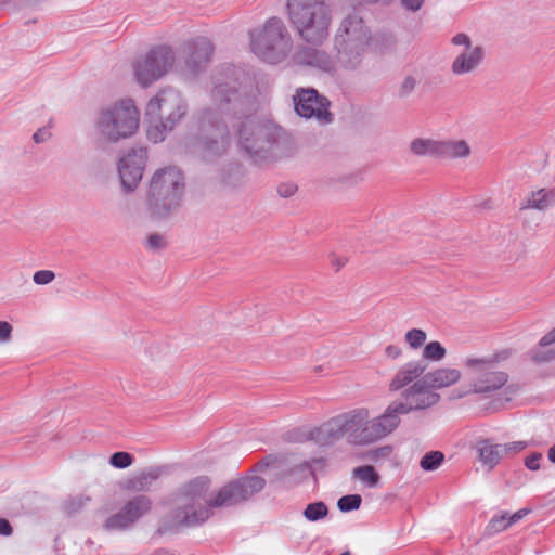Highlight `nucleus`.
<instances>
[{
    "label": "nucleus",
    "mask_w": 555,
    "mask_h": 555,
    "mask_svg": "<svg viewBox=\"0 0 555 555\" xmlns=\"http://www.w3.org/2000/svg\"><path fill=\"white\" fill-rule=\"evenodd\" d=\"M391 452L392 448L390 446H384L369 451L366 457L373 462H377L380 459L388 457Z\"/></svg>",
    "instance_id": "obj_38"
},
{
    "label": "nucleus",
    "mask_w": 555,
    "mask_h": 555,
    "mask_svg": "<svg viewBox=\"0 0 555 555\" xmlns=\"http://www.w3.org/2000/svg\"><path fill=\"white\" fill-rule=\"evenodd\" d=\"M531 513L530 508H521L514 513L513 515H509V519L512 520V524L517 522L518 520L522 519L525 516L529 515Z\"/></svg>",
    "instance_id": "obj_50"
},
{
    "label": "nucleus",
    "mask_w": 555,
    "mask_h": 555,
    "mask_svg": "<svg viewBox=\"0 0 555 555\" xmlns=\"http://www.w3.org/2000/svg\"><path fill=\"white\" fill-rule=\"evenodd\" d=\"M386 41H387V43H389V44H392V43H393V39H392V37H387V38H386Z\"/></svg>",
    "instance_id": "obj_56"
},
{
    "label": "nucleus",
    "mask_w": 555,
    "mask_h": 555,
    "mask_svg": "<svg viewBox=\"0 0 555 555\" xmlns=\"http://www.w3.org/2000/svg\"><path fill=\"white\" fill-rule=\"evenodd\" d=\"M297 185L294 182H283L278 186V193L281 197H291L297 191Z\"/></svg>",
    "instance_id": "obj_41"
},
{
    "label": "nucleus",
    "mask_w": 555,
    "mask_h": 555,
    "mask_svg": "<svg viewBox=\"0 0 555 555\" xmlns=\"http://www.w3.org/2000/svg\"><path fill=\"white\" fill-rule=\"evenodd\" d=\"M470 153L465 140H439L438 159L467 158Z\"/></svg>",
    "instance_id": "obj_24"
},
{
    "label": "nucleus",
    "mask_w": 555,
    "mask_h": 555,
    "mask_svg": "<svg viewBox=\"0 0 555 555\" xmlns=\"http://www.w3.org/2000/svg\"><path fill=\"white\" fill-rule=\"evenodd\" d=\"M244 73L228 66L215 77L212 101L227 114H232L238 124L237 135L241 149L255 164H268L292 157L296 151L294 139L282 128L261 124L251 115L257 109L255 99L240 92Z\"/></svg>",
    "instance_id": "obj_1"
},
{
    "label": "nucleus",
    "mask_w": 555,
    "mask_h": 555,
    "mask_svg": "<svg viewBox=\"0 0 555 555\" xmlns=\"http://www.w3.org/2000/svg\"><path fill=\"white\" fill-rule=\"evenodd\" d=\"M211 483L210 477L202 475L177 487L168 496L170 511L160 518L154 535L163 537L207 521L211 516V507L206 496Z\"/></svg>",
    "instance_id": "obj_4"
},
{
    "label": "nucleus",
    "mask_w": 555,
    "mask_h": 555,
    "mask_svg": "<svg viewBox=\"0 0 555 555\" xmlns=\"http://www.w3.org/2000/svg\"><path fill=\"white\" fill-rule=\"evenodd\" d=\"M13 532V528L8 519L0 518V535L10 537Z\"/></svg>",
    "instance_id": "obj_48"
},
{
    "label": "nucleus",
    "mask_w": 555,
    "mask_h": 555,
    "mask_svg": "<svg viewBox=\"0 0 555 555\" xmlns=\"http://www.w3.org/2000/svg\"><path fill=\"white\" fill-rule=\"evenodd\" d=\"M426 365L422 361H410L393 374L387 389L390 395L399 393L400 400L390 402L383 412L391 431L401 423V415L424 411L436 405L441 397L431 390L423 374Z\"/></svg>",
    "instance_id": "obj_3"
},
{
    "label": "nucleus",
    "mask_w": 555,
    "mask_h": 555,
    "mask_svg": "<svg viewBox=\"0 0 555 555\" xmlns=\"http://www.w3.org/2000/svg\"><path fill=\"white\" fill-rule=\"evenodd\" d=\"M511 354V350L504 349L485 357L470 356L465 358L463 366L473 375V378L467 390L454 392L452 398L461 399L470 393L487 397L501 389L508 382V374L496 370V365L506 361Z\"/></svg>",
    "instance_id": "obj_8"
},
{
    "label": "nucleus",
    "mask_w": 555,
    "mask_h": 555,
    "mask_svg": "<svg viewBox=\"0 0 555 555\" xmlns=\"http://www.w3.org/2000/svg\"><path fill=\"white\" fill-rule=\"evenodd\" d=\"M185 193L182 171L176 166L156 170L146 193V207L152 219L165 220L177 212Z\"/></svg>",
    "instance_id": "obj_5"
},
{
    "label": "nucleus",
    "mask_w": 555,
    "mask_h": 555,
    "mask_svg": "<svg viewBox=\"0 0 555 555\" xmlns=\"http://www.w3.org/2000/svg\"><path fill=\"white\" fill-rule=\"evenodd\" d=\"M11 0H0V5H4L7 3H9Z\"/></svg>",
    "instance_id": "obj_57"
},
{
    "label": "nucleus",
    "mask_w": 555,
    "mask_h": 555,
    "mask_svg": "<svg viewBox=\"0 0 555 555\" xmlns=\"http://www.w3.org/2000/svg\"><path fill=\"white\" fill-rule=\"evenodd\" d=\"M555 343V327L544 335L540 340V346L545 347Z\"/></svg>",
    "instance_id": "obj_51"
},
{
    "label": "nucleus",
    "mask_w": 555,
    "mask_h": 555,
    "mask_svg": "<svg viewBox=\"0 0 555 555\" xmlns=\"http://www.w3.org/2000/svg\"><path fill=\"white\" fill-rule=\"evenodd\" d=\"M404 339L412 349H418L425 344L427 334L421 328H412L405 333Z\"/></svg>",
    "instance_id": "obj_32"
},
{
    "label": "nucleus",
    "mask_w": 555,
    "mask_h": 555,
    "mask_svg": "<svg viewBox=\"0 0 555 555\" xmlns=\"http://www.w3.org/2000/svg\"><path fill=\"white\" fill-rule=\"evenodd\" d=\"M133 463V456L124 451L115 452L109 457V464L116 468H127Z\"/></svg>",
    "instance_id": "obj_34"
},
{
    "label": "nucleus",
    "mask_w": 555,
    "mask_h": 555,
    "mask_svg": "<svg viewBox=\"0 0 555 555\" xmlns=\"http://www.w3.org/2000/svg\"><path fill=\"white\" fill-rule=\"evenodd\" d=\"M454 47H463L451 64V72L455 76H462L475 72L485 59V49L481 46H473L472 39L464 33H459L451 38Z\"/></svg>",
    "instance_id": "obj_17"
},
{
    "label": "nucleus",
    "mask_w": 555,
    "mask_h": 555,
    "mask_svg": "<svg viewBox=\"0 0 555 555\" xmlns=\"http://www.w3.org/2000/svg\"><path fill=\"white\" fill-rule=\"evenodd\" d=\"M250 49L260 60L278 64L286 59L292 50V37L284 22L272 16L266 23L249 31Z\"/></svg>",
    "instance_id": "obj_10"
},
{
    "label": "nucleus",
    "mask_w": 555,
    "mask_h": 555,
    "mask_svg": "<svg viewBox=\"0 0 555 555\" xmlns=\"http://www.w3.org/2000/svg\"><path fill=\"white\" fill-rule=\"evenodd\" d=\"M272 463V457L271 456H268L266 459H263L262 461H260L258 464H257V469H263V468H267L271 465Z\"/></svg>",
    "instance_id": "obj_52"
},
{
    "label": "nucleus",
    "mask_w": 555,
    "mask_h": 555,
    "mask_svg": "<svg viewBox=\"0 0 555 555\" xmlns=\"http://www.w3.org/2000/svg\"><path fill=\"white\" fill-rule=\"evenodd\" d=\"M296 113L305 118H315L320 124H330L333 114L328 111L330 101L315 89H300L294 95Z\"/></svg>",
    "instance_id": "obj_16"
},
{
    "label": "nucleus",
    "mask_w": 555,
    "mask_h": 555,
    "mask_svg": "<svg viewBox=\"0 0 555 555\" xmlns=\"http://www.w3.org/2000/svg\"><path fill=\"white\" fill-rule=\"evenodd\" d=\"M447 354L446 348L439 341L428 343L423 350V358L430 361H440Z\"/></svg>",
    "instance_id": "obj_31"
},
{
    "label": "nucleus",
    "mask_w": 555,
    "mask_h": 555,
    "mask_svg": "<svg viewBox=\"0 0 555 555\" xmlns=\"http://www.w3.org/2000/svg\"><path fill=\"white\" fill-rule=\"evenodd\" d=\"M512 525L513 524L512 520L509 519V514L507 512H504L491 518L488 526L486 527V532L489 535H492L506 530Z\"/></svg>",
    "instance_id": "obj_29"
},
{
    "label": "nucleus",
    "mask_w": 555,
    "mask_h": 555,
    "mask_svg": "<svg viewBox=\"0 0 555 555\" xmlns=\"http://www.w3.org/2000/svg\"><path fill=\"white\" fill-rule=\"evenodd\" d=\"M392 431L383 414L371 418L366 408H358L331 417L307 433V439L321 447H330L346 438L348 443L367 446L382 440Z\"/></svg>",
    "instance_id": "obj_2"
},
{
    "label": "nucleus",
    "mask_w": 555,
    "mask_h": 555,
    "mask_svg": "<svg viewBox=\"0 0 555 555\" xmlns=\"http://www.w3.org/2000/svg\"><path fill=\"white\" fill-rule=\"evenodd\" d=\"M166 240L158 233L151 234L147 237V247L152 250H159L166 247Z\"/></svg>",
    "instance_id": "obj_40"
},
{
    "label": "nucleus",
    "mask_w": 555,
    "mask_h": 555,
    "mask_svg": "<svg viewBox=\"0 0 555 555\" xmlns=\"http://www.w3.org/2000/svg\"><path fill=\"white\" fill-rule=\"evenodd\" d=\"M51 137V132L49 131V128L48 127H42V128H39L33 135V140L35 141V143L39 144V143H43L46 141H48Z\"/></svg>",
    "instance_id": "obj_46"
},
{
    "label": "nucleus",
    "mask_w": 555,
    "mask_h": 555,
    "mask_svg": "<svg viewBox=\"0 0 555 555\" xmlns=\"http://www.w3.org/2000/svg\"><path fill=\"white\" fill-rule=\"evenodd\" d=\"M154 555H168V554H167V552H166V551H164V550H158V551H156V552H155V554H154Z\"/></svg>",
    "instance_id": "obj_55"
},
{
    "label": "nucleus",
    "mask_w": 555,
    "mask_h": 555,
    "mask_svg": "<svg viewBox=\"0 0 555 555\" xmlns=\"http://www.w3.org/2000/svg\"><path fill=\"white\" fill-rule=\"evenodd\" d=\"M542 459L541 453H532L531 455L527 456L525 460V465L530 470H538L540 468V461Z\"/></svg>",
    "instance_id": "obj_44"
},
{
    "label": "nucleus",
    "mask_w": 555,
    "mask_h": 555,
    "mask_svg": "<svg viewBox=\"0 0 555 555\" xmlns=\"http://www.w3.org/2000/svg\"><path fill=\"white\" fill-rule=\"evenodd\" d=\"M527 446L528 443L526 441H514L509 443L500 444V447L503 449V456L519 453L522 450H525Z\"/></svg>",
    "instance_id": "obj_36"
},
{
    "label": "nucleus",
    "mask_w": 555,
    "mask_h": 555,
    "mask_svg": "<svg viewBox=\"0 0 555 555\" xmlns=\"http://www.w3.org/2000/svg\"><path fill=\"white\" fill-rule=\"evenodd\" d=\"M478 459L488 470H492L503 457L502 448L499 443H492L490 440H480L476 444Z\"/></svg>",
    "instance_id": "obj_25"
},
{
    "label": "nucleus",
    "mask_w": 555,
    "mask_h": 555,
    "mask_svg": "<svg viewBox=\"0 0 555 555\" xmlns=\"http://www.w3.org/2000/svg\"><path fill=\"white\" fill-rule=\"evenodd\" d=\"M462 377V373L457 369L439 367L427 374H423V378L431 390L447 388L456 384Z\"/></svg>",
    "instance_id": "obj_22"
},
{
    "label": "nucleus",
    "mask_w": 555,
    "mask_h": 555,
    "mask_svg": "<svg viewBox=\"0 0 555 555\" xmlns=\"http://www.w3.org/2000/svg\"><path fill=\"white\" fill-rule=\"evenodd\" d=\"M385 354L390 359H398L402 354V350L400 347L395 345H388L385 348Z\"/></svg>",
    "instance_id": "obj_47"
},
{
    "label": "nucleus",
    "mask_w": 555,
    "mask_h": 555,
    "mask_svg": "<svg viewBox=\"0 0 555 555\" xmlns=\"http://www.w3.org/2000/svg\"><path fill=\"white\" fill-rule=\"evenodd\" d=\"M333 266L336 267V270H339L341 269L346 263H347V259L346 258H340V257H337L333 260Z\"/></svg>",
    "instance_id": "obj_53"
},
{
    "label": "nucleus",
    "mask_w": 555,
    "mask_h": 555,
    "mask_svg": "<svg viewBox=\"0 0 555 555\" xmlns=\"http://www.w3.org/2000/svg\"><path fill=\"white\" fill-rule=\"evenodd\" d=\"M354 478H358L369 487H376L379 482V475L371 465H363L356 467L352 472Z\"/></svg>",
    "instance_id": "obj_27"
},
{
    "label": "nucleus",
    "mask_w": 555,
    "mask_h": 555,
    "mask_svg": "<svg viewBox=\"0 0 555 555\" xmlns=\"http://www.w3.org/2000/svg\"><path fill=\"white\" fill-rule=\"evenodd\" d=\"M190 54L185 60V69L192 76L202 72L210 61L214 52L211 41L205 37H198L189 43Z\"/></svg>",
    "instance_id": "obj_20"
},
{
    "label": "nucleus",
    "mask_w": 555,
    "mask_h": 555,
    "mask_svg": "<svg viewBox=\"0 0 555 555\" xmlns=\"http://www.w3.org/2000/svg\"><path fill=\"white\" fill-rule=\"evenodd\" d=\"M55 278L53 271L50 270H39L35 272L33 275V281L38 285H46L51 283Z\"/></svg>",
    "instance_id": "obj_39"
},
{
    "label": "nucleus",
    "mask_w": 555,
    "mask_h": 555,
    "mask_svg": "<svg viewBox=\"0 0 555 555\" xmlns=\"http://www.w3.org/2000/svg\"><path fill=\"white\" fill-rule=\"evenodd\" d=\"M444 461V454L440 451L427 452L420 461V466L425 472L437 469Z\"/></svg>",
    "instance_id": "obj_30"
},
{
    "label": "nucleus",
    "mask_w": 555,
    "mask_h": 555,
    "mask_svg": "<svg viewBox=\"0 0 555 555\" xmlns=\"http://www.w3.org/2000/svg\"><path fill=\"white\" fill-rule=\"evenodd\" d=\"M555 203V189L542 188L531 191L520 203L519 209H535L544 211Z\"/></svg>",
    "instance_id": "obj_23"
},
{
    "label": "nucleus",
    "mask_w": 555,
    "mask_h": 555,
    "mask_svg": "<svg viewBox=\"0 0 555 555\" xmlns=\"http://www.w3.org/2000/svg\"><path fill=\"white\" fill-rule=\"evenodd\" d=\"M326 464H327V461L325 457H314L311 461H305L301 464V468L309 469L311 472L312 476H314L313 465H317L319 468H324L326 466Z\"/></svg>",
    "instance_id": "obj_43"
},
{
    "label": "nucleus",
    "mask_w": 555,
    "mask_h": 555,
    "mask_svg": "<svg viewBox=\"0 0 555 555\" xmlns=\"http://www.w3.org/2000/svg\"><path fill=\"white\" fill-rule=\"evenodd\" d=\"M89 501V498H82V496H76L73 499H69L65 502L64 508L68 514L77 513L82 508L86 502Z\"/></svg>",
    "instance_id": "obj_37"
},
{
    "label": "nucleus",
    "mask_w": 555,
    "mask_h": 555,
    "mask_svg": "<svg viewBox=\"0 0 555 555\" xmlns=\"http://www.w3.org/2000/svg\"><path fill=\"white\" fill-rule=\"evenodd\" d=\"M409 152L415 157L438 159L439 140L433 138H414L409 143Z\"/></svg>",
    "instance_id": "obj_26"
},
{
    "label": "nucleus",
    "mask_w": 555,
    "mask_h": 555,
    "mask_svg": "<svg viewBox=\"0 0 555 555\" xmlns=\"http://www.w3.org/2000/svg\"><path fill=\"white\" fill-rule=\"evenodd\" d=\"M13 326L7 321H0V344L11 340Z\"/></svg>",
    "instance_id": "obj_42"
},
{
    "label": "nucleus",
    "mask_w": 555,
    "mask_h": 555,
    "mask_svg": "<svg viewBox=\"0 0 555 555\" xmlns=\"http://www.w3.org/2000/svg\"><path fill=\"white\" fill-rule=\"evenodd\" d=\"M311 44L298 47L293 55L295 63L313 67L324 73L333 72L335 69V61L327 52Z\"/></svg>",
    "instance_id": "obj_19"
},
{
    "label": "nucleus",
    "mask_w": 555,
    "mask_h": 555,
    "mask_svg": "<svg viewBox=\"0 0 555 555\" xmlns=\"http://www.w3.org/2000/svg\"><path fill=\"white\" fill-rule=\"evenodd\" d=\"M147 150L144 147L132 149L119 162L118 171L122 188L130 192L137 189L142 180Z\"/></svg>",
    "instance_id": "obj_18"
},
{
    "label": "nucleus",
    "mask_w": 555,
    "mask_h": 555,
    "mask_svg": "<svg viewBox=\"0 0 555 555\" xmlns=\"http://www.w3.org/2000/svg\"><path fill=\"white\" fill-rule=\"evenodd\" d=\"M288 18L307 44L322 46L330 34L332 11L322 0H287Z\"/></svg>",
    "instance_id": "obj_6"
},
{
    "label": "nucleus",
    "mask_w": 555,
    "mask_h": 555,
    "mask_svg": "<svg viewBox=\"0 0 555 555\" xmlns=\"http://www.w3.org/2000/svg\"><path fill=\"white\" fill-rule=\"evenodd\" d=\"M216 108L204 109L197 119L196 143L205 157L222 155L230 144V131L225 120L236 119L232 114H227L215 102Z\"/></svg>",
    "instance_id": "obj_12"
},
{
    "label": "nucleus",
    "mask_w": 555,
    "mask_h": 555,
    "mask_svg": "<svg viewBox=\"0 0 555 555\" xmlns=\"http://www.w3.org/2000/svg\"><path fill=\"white\" fill-rule=\"evenodd\" d=\"M362 502V498L359 494H348L341 496L338 502L337 506L340 512L347 513L351 511H356L360 507Z\"/></svg>",
    "instance_id": "obj_33"
},
{
    "label": "nucleus",
    "mask_w": 555,
    "mask_h": 555,
    "mask_svg": "<svg viewBox=\"0 0 555 555\" xmlns=\"http://www.w3.org/2000/svg\"><path fill=\"white\" fill-rule=\"evenodd\" d=\"M264 486V478L246 475L224 483L207 499V504L211 509L240 506L261 492Z\"/></svg>",
    "instance_id": "obj_13"
},
{
    "label": "nucleus",
    "mask_w": 555,
    "mask_h": 555,
    "mask_svg": "<svg viewBox=\"0 0 555 555\" xmlns=\"http://www.w3.org/2000/svg\"><path fill=\"white\" fill-rule=\"evenodd\" d=\"M555 359V352L554 351H547V352H538L533 357V360L535 362H547Z\"/></svg>",
    "instance_id": "obj_49"
},
{
    "label": "nucleus",
    "mask_w": 555,
    "mask_h": 555,
    "mask_svg": "<svg viewBox=\"0 0 555 555\" xmlns=\"http://www.w3.org/2000/svg\"><path fill=\"white\" fill-rule=\"evenodd\" d=\"M327 514L328 507L322 501L308 504L302 512L304 517L309 521H318L323 519L327 516Z\"/></svg>",
    "instance_id": "obj_28"
},
{
    "label": "nucleus",
    "mask_w": 555,
    "mask_h": 555,
    "mask_svg": "<svg viewBox=\"0 0 555 555\" xmlns=\"http://www.w3.org/2000/svg\"><path fill=\"white\" fill-rule=\"evenodd\" d=\"M164 468L162 466H151L140 470L130 478H128L124 488L133 492L149 491L152 485L163 475Z\"/></svg>",
    "instance_id": "obj_21"
},
{
    "label": "nucleus",
    "mask_w": 555,
    "mask_h": 555,
    "mask_svg": "<svg viewBox=\"0 0 555 555\" xmlns=\"http://www.w3.org/2000/svg\"><path fill=\"white\" fill-rule=\"evenodd\" d=\"M401 5L410 12H417L424 5L425 0H400Z\"/></svg>",
    "instance_id": "obj_45"
},
{
    "label": "nucleus",
    "mask_w": 555,
    "mask_h": 555,
    "mask_svg": "<svg viewBox=\"0 0 555 555\" xmlns=\"http://www.w3.org/2000/svg\"><path fill=\"white\" fill-rule=\"evenodd\" d=\"M176 61L172 48L157 46L133 64L134 76L139 85L146 88L166 75Z\"/></svg>",
    "instance_id": "obj_14"
},
{
    "label": "nucleus",
    "mask_w": 555,
    "mask_h": 555,
    "mask_svg": "<svg viewBox=\"0 0 555 555\" xmlns=\"http://www.w3.org/2000/svg\"><path fill=\"white\" fill-rule=\"evenodd\" d=\"M186 114V103L173 89L159 91L146 105V116L151 119L147 134L154 141H163L164 133L170 131Z\"/></svg>",
    "instance_id": "obj_11"
},
{
    "label": "nucleus",
    "mask_w": 555,
    "mask_h": 555,
    "mask_svg": "<svg viewBox=\"0 0 555 555\" xmlns=\"http://www.w3.org/2000/svg\"><path fill=\"white\" fill-rule=\"evenodd\" d=\"M547 459L550 462L555 463V443L548 449Z\"/></svg>",
    "instance_id": "obj_54"
},
{
    "label": "nucleus",
    "mask_w": 555,
    "mask_h": 555,
    "mask_svg": "<svg viewBox=\"0 0 555 555\" xmlns=\"http://www.w3.org/2000/svg\"><path fill=\"white\" fill-rule=\"evenodd\" d=\"M378 36H371L369 27L357 13L348 14L334 37L336 60L345 69H356L370 47H376Z\"/></svg>",
    "instance_id": "obj_7"
},
{
    "label": "nucleus",
    "mask_w": 555,
    "mask_h": 555,
    "mask_svg": "<svg viewBox=\"0 0 555 555\" xmlns=\"http://www.w3.org/2000/svg\"><path fill=\"white\" fill-rule=\"evenodd\" d=\"M153 508V501L145 494H138L128 500L119 512L109 516L105 521L107 530H126Z\"/></svg>",
    "instance_id": "obj_15"
},
{
    "label": "nucleus",
    "mask_w": 555,
    "mask_h": 555,
    "mask_svg": "<svg viewBox=\"0 0 555 555\" xmlns=\"http://www.w3.org/2000/svg\"><path fill=\"white\" fill-rule=\"evenodd\" d=\"M417 80L415 77L411 75L405 76L398 89V96L400 99L409 96L415 90Z\"/></svg>",
    "instance_id": "obj_35"
},
{
    "label": "nucleus",
    "mask_w": 555,
    "mask_h": 555,
    "mask_svg": "<svg viewBox=\"0 0 555 555\" xmlns=\"http://www.w3.org/2000/svg\"><path fill=\"white\" fill-rule=\"evenodd\" d=\"M139 121L140 113L133 100L124 99L102 108L94 120V128L102 141L116 143L132 137Z\"/></svg>",
    "instance_id": "obj_9"
}]
</instances>
